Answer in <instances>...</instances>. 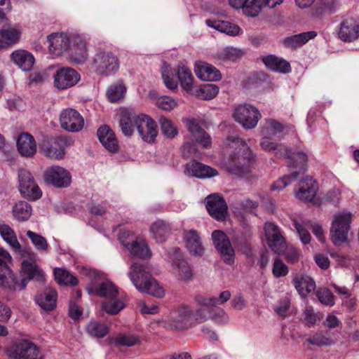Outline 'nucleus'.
<instances>
[{
    "mask_svg": "<svg viewBox=\"0 0 359 359\" xmlns=\"http://www.w3.org/2000/svg\"><path fill=\"white\" fill-rule=\"evenodd\" d=\"M161 130L163 135L168 138H174L178 133V130L174 123L165 116H161L158 119Z\"/></svg>",
    "mask_w": 359,
    "mask_h": 359,
    "instance_id": "3c124183",
    "label": "nucleus"
},
{
    "mask_svg": "<svg viewBox=\"0 0 359 359\" xmlns=\"http://www.w3.org/2000/svg\"><path fill=\"white\" fill-rule=\"evenodd\" d=\"M339 38L347 42H351L359 37V19L348 17L344 18L340 23L338 30Z\"/></svg>",
    "mask_w": 359,
    "mask_h": 359,
    "instance_id": "a211bd4d",
    "label": "nucleus"
},
{
    "mask_svg": "<svg viewBox=\"0 0 359 359\" xmlns=\"http://www.w3.org/2000/svg\"><path fill=\"white\" fill-rule=\"evenodd\" d=\"M69 140L60 136L44 140L40 146L41 153L53 160L62 159L65 156V149L69 146Z\"/></svg>",
    "mask_w": 359,
    "mask_h": 359,
    "instance_id": "0eeeda50",
    "label": "nucleus"
},
{
    "mask_svg": "<svg viewBox=\"0 0 359 359\" xmlns=\"http://www.w3.org/2000/svg\"><path fill=\"white\" fill-rule=\"evenodd\" d=\"M211 312L208 309L199 307L193 310L194 324L203 323L210 318Z\"/></svg>",
    "mask_w": 359,
    "mask_h": 359,
    "instance_id": "0e129e2a",
    "label": "nucleus"
},
{
    "mask_svg": "<svg viewBox=\"0 0 359 359\" xmlns=\"http://www.w3.org/2000/svg\"><path fill=\"white\" fill-rule=\"evenodd\" d=\"M125 307V304L118 297L109 298L102 303V309L109 314L115 315Z\"/></svg>",
    "mask_w": 359,
    "mask_h": 359,
    "instance_id": "6e6d98bb",
    "label": "nucleus"
},
{
    "mask_svg": "<svg viewBox=\"0 0 359 359\" xmlns=\"http://www.w3.org/2000/svg\"><path fill=\"white\" fill-rule=\"evenodd\" d=\"M143 287L144 288L140 290V292L147 293L158 298L163 297L165 294L164 289L152 276L149 278V280H147L146 283L144 284Z\"/></svg>",
    "mask_w": 359,
    "mask_h": 359,
    "instance_id": "8fccbe9b",
    "label": "nucleus"
},
{
    "mask_svg": "<svg viewBox=\"0 0 359 359\" xmlns=\"http://www.w3.org/2000/svg\"><path fill=\"white\" fill-rule=\"evenodd\" d=\"M119 60L116 56L109 52L97 53L93 60V67L100 74L110 76L118 72Z\"/></svg>",
    "mask_w": 359,
    "mask_h": 359,
    "instance_id": "39448f33",
    "label": "nucleus"
},
{
    "mask_svg": "<svg viewBox=\"0 0 359 359\" xmlns=\"http://www.w3.org/2000/svg\"><path fill=\"white\" fill-rule=\"evenodd\" d=\"M61 128L69 133L80 132L84 127V118L76 109L66 108L61 111L59 116Z\"/></svg>",
    "mask_w": 359,
    "mask_h": 359,
    "instance_id": "9d476101",
    "label": "nucleus"
},
{
    "mask_svg": "<svg viewBox=\"0 0 359 359\" xmlns=\"http://www.w3.org/2000/svg\"><path fill=\"white\" fill-rule=\"evenodd\" d=\"M20 30L17 27H8L0 30V48L15 43L20 36Z\"/></svg>",
    "mask_w": 359,
    "mask_h": 359,
    "instance_id": "58836bf2",
    "label": "nucleus"
},
{
    "mask_svg": "<svg viewBox=\"0 0 359 359\" xmlns=\"http://www.w3.org/2000/svg\"><path fill=\"white\" fill-rule=\"evenodd\" d=\"M128 276L138 291L144 288V284L151 277L149 267L138 262H133L130 265Z\"/></svg>",
    "mask_w": 359,
    "mask_h": 359,
    "instance_id": "6ab92c4d",
    "label": "nucleus"
},
{
    "mask_svg": "<svg viewBox=\"0 0 359 359\" xmlns=\"http://www.w3.org/2000/svg\"><path fill=\"white\" fill-rule=\"evenodd\" d=\"M188 130L194 137L196 141L205 148L211 146L212 140L210 136L201 128L199 122L195 118H189L186 121Z\"/></svg>",
    "mask_w": 359,
    "mask_h": 359,
    "instance_id": "393cba45",
    "label": "nucleus"
},
{
    "mask_svg": "<svg viewBox=\"0 0 359 359\" xmlns=\"http://www.w3.org/2000/svg\"><path fill=\"white\" fill-rule=\"evenodd\" d=\"M264 231L270 248L276 254H282L285 251V240L278 226L273 223L266 222Z\"/></svg>",
    "mask_w": 359,
    "mask_h": 359,
    "instance_id": "ddd939ff",
    "label": "nucleus"
},
{
    "mask_svg": "<svg viewBox=\"0 0 359 359\" xmlns=\"http://www.w3.org/2000/svg\"><path fill=\"white\" fill-rule=\"evenodd\" d=\"M12 61L24 71L31 69L34 64V56L27 50H19L11 55Z\"/></svg>",
    "mask_w": 359,
    "mask_h": 359,
    "instance_id": "c9c22d12",
    "label": "nucleus"
},
{
    "mask_svg": "<svg viewBox=\"0 0 359 359\" xmlns=\"http://www.w3.org/2000/svg\"><path fill=\"white\" fill-rule=\"evenodd\" d=\"M212 239L215 248L222 260L227 264H233L235 259V251L226 235L220 230H215L212 233Z\"/></svg>",
    "mask_w": 359,
    "mask_h": 359,
    "instance_id": "1a4fd4ad",
    "label": "nucleus"
},
{
    "mask_svg": "<svg viewBox=\"0 0 359 359\" xmlns=\"http://www.w3.org/2000/svg\"><path fill=\"white\" fill-rule=\"evenodd\" d=\"M233 116L244 128L252 129L257 126L261 114L255 107L244 104L235 108Z\"/></svg>",
    "mask_w": 359,
    "mask_h": 359,
    "instance_id": "423d86ee",
    "label": "nucleus"
},
{
    "mask_svg": "<svg viewBox=\"0 0 359 359\" xmlns=\"http://www.w3.org/2000/svg\"><path fill=\"white\" fill-rule=\"evenodd\" d=\"M87 332L93 337L102 338L107 335L109 329L104 323L98 321H91L87 325Z\"/></svg>",
    "mask_w": 359,
    "mask_h": 359,
    "instance_id": "13d9d810",
    "label": "nucleus"
},
{
    "mask_svg": "<svg viewBox=\"0 0 359 359\" xmlns=\"http://www.w3.org/2000/svg\"><path fill=\"white\" fill-rule=\"evenodd\" d=\"M292 283L299 294L304 297L316 288L314 280L306 275H296L292 280Z\"/></svg>",
    "mask_w": 359,
    "mask_h": 359,
    "instance_id": "f704fd0d",
    "label": "nucleus"
},
{
    "mask_svg": "<svg viewBox=\"0 0 359 359\" xmlns=\"http://www.w3.org/2000/svg\"><path fill=\"white\" fill-rule=\"evenodd\" d=\"M87 290L89 294H95L99 297L107 299L116 297L118 295V289L110 281L100 283L97 286H95L93 283L88 286Z\"/></svg>",
    "mask_w": 359,
    "mask_h": 359,
    "instance_id": "7c9ffc66",
    "label": "nucleus"
},
{
    "mask_svg": "<svg viewBox=\"0 0 359 359\" xmlns=\"http://www.w3.org/2000/svg\"><path fill=\"white\" fill-rule=\"evenodd\" d=\"M126 92V87L123 81H118L108 88L107 95L111 102H117L123 99Z\"/></svg>",
    "mask_w": 359,
    "mask_h": 359,
    "instance_id": "a18cd8bd",
    "label": "nucleus"
},
{
    "mask_svg": "<svg viewBox=\"0 0 359 359\" xmlns=\"http://www.w3.org/2000/svg\"><path fill=\"white\" fill-rule=\"evenodd\" d=\"M125 233L126 232H123L120 235V241L122 244L128 249L132 255L140 258H147L150 257V250L144 241L142 239H137L133 241L131 243H125L123 240Z\"/></svg>",
    "mask_w": 359,
    "mask_h": 359,
    "instance_id": "473e14b6",
    "label": "nucleus"
},
{
    "mask_svg": "<svg viewBox=\"0 0 359 359\" xmlns=\"http://www.w3.org/2000/svg\"><path fill=\"white\" fill-rule=\"evenodd\" d=\"M18 181L19 190L24 197L36 200L41 196V191L29 171L20 169Z\"/></svg>",
    "mask_w": 359,
    "mask_h": 359,
    "instance_id": "9b49d317",
    "label": "nucleus"
},
{
    "mask_svg": "<svg viewBox=\"0 0 359 359\" xmlns=\"http://www.w3.org/2000/svg\"><path fill=\"white\" fill-rule=\"evenodd\" d=\"M316 295L319 302L327 306H332L335 304L334 296L327 287H319Z\"/></svg>",
    "mask_w": 359,
    "mask_h": 359,
    "instance_id": "bf43d9fd",
    "label": "nucleus"
},
{
    "mask_svg": "<svg viewBox=\"0 0 359 359\" xmlns=\"http://www.w3.org/2000/svg\"><path fill=\"white\" fill-rule=\"evenodd\" d=\"M170 259L173 266V273L179 279L187 280L193 277V270L183 259L180 249L175 248L172 250Z\"/></svg>",
    "mask_w": 359,
    "mask_h": 359,
    "instance_id": "2eb2a0df",
    "label": "nucleus"
},
{
    "mask_svg": "<svg viewBox=\"0 0 359 359\" xmlns=\"http://www.w3.org/2000/svg\"><path fill=\"white\" fill-rule=\"evenodd\" d=\"M317 36L316 31L302 32L298 34L287 36L283 39V45L286 48L296 49L306 43L309 40Z\"/></svg>",
    "mask_w": 359,
    "mask_h": 359,
    "instance_id": "c756f323",
    "label": "nucleus"
},
{
    "mask_svg": "<svg viewBox=\"0 0 359 359\" xmlns=\"http://www.w3.org/2000/svg\"><path fill=\"white\" fill-rule=\"evenodd\" d=\"M288 267L278 258L273 262L272 273L276 278L285 276L288 273Z\"/></svg>",
    "mask_w": 359,
    "mask_h": 359,
    "instance_id": "338daca9",
    "label": "nucleus"
},
{
    "mask_svg": "<svg viewBox=\"0 0 359 359\" xmlns=\"http://www.w3.org/2000/svg\"><path fill=\"white\" fill-rule=\"evenodd\" d=\"M156 93H151V97L154 100L156 105L164 111H171L177 107L178 103L175 99L172 97L162 95L156 96Z\"/></svg>",
    "mask_w": 359,
    "mask_h": 359,
    "instance_id": "09e8293b",
    "label": "nucleus"
},
{
    "mask_svg": "<svg viewBox=\"0 0 359 359\" xmlns=\"http://www.w3.org/2000/svg\"><path fill=\"white\" fill-rule=\"evenodd\" d=\"M49 52L56 56L62 55L69 50L70 39L67 34L63 32L52 33L47 36Z\"/></svg>",
    "mask_w": 359,
    "mask_h": 359,
    "instance_id": "aec40b11",
    "label": "nucleus"
},
{
    "mask_svg": "<svg viewBox=\"0 0 359 359\" xmlns=\"http://www.w3.org/2000/svg\"><path fill=\"white\" fill-rule=\"evenodd\" d=\"M26 235L37 250H47L48 244L44 237L29 230L27 231Z\"/></svg>",
    "mask_w": 359,
    "mask_h": 359,
    "instance_id": "052dcab7",
    "label": "nucleus"
},
{
    "mask_svg": "<svg viewBox=\"0 0 359 359\" xmlns=\"http://www.w3.org/2000/svg\"><path fill=\"white\" fill-rule=\"evenodd\" d=\"M285 157H288L290 159V167L297 169L293 172H297L298 175L299 173L304 170V165L307 162L308 158L304 152H297L291 154L288 150V154L285 155Z\"/></svg>",
    "mask_w": 359,
    "mask_h": 359,
    "instance_id": "49530a36",
    "label": "nucleus"
},
{
    "mask_svg": "<svg viewBox=\"0 0 359 359\" xmlns=\"http://www.w3.org/2000/svg\"><path fill=\"white\" fill-rule=\"evenodd\" d=\"M136 116L135 115H124L119 120V126L124 135L130 137L136 128Z\"/></svg>",
    "mask_w": 359,
    "mask_h": 359,
    "instance_id": "864d4df0",
    "label": "nucleus"
},
{
    "mask_svg": "<svg viewBox=\"0 0 359 359\" xmlns=\"http://www.w3.org/2000/svg\"><path fill=\"white\" fill-rule=\"evenodd\" d=\"M115 344L118 346H133L140 343V339L134 334H120L114 339Z\"/></svg>",
    "mask_w": 359,
    "mask_h": 359,
    "instance_id": "680f3d73",
    "label": "nucleus"
},
{
    "mask_svg": "<svg viewBox=\"0 0 359 359\" xmlns=\"http://www.w3.org/2000/svg\"><path fill=\"white\" fill-rule=\"evenodd\" d=\"M353 218V215L347 210L339 211L333 215L330 233L334 245H340L347 241Z\"/></svg>",
    "mask_w": 359,
    "mask_h": 359,
    "instance_id": "7ed1b4c3",
    "label": "nucleus"
},
{
    "mask_svg": "<svg viewBox=\"0 0 359 359\" xmlns=\"http://www.w3.org/2000/svg\"><path fill=\"white\" fill-rule=\"evenodd\" d=\"M185 173L197 178H209L218 175L217 170L195 161L186 165Z\"/></svg>",
    "mask_w": 359,
    "mask_h": 359,
    "instance_id": "b1692460",
    "label": "nucleus"
},
{
    "mask_svg": "<svg viewBox=\"0 0 359 359\" xmlns=\"http://www.w3.org/2000/svg\"><path fill=\"white\" fill-rule=\"evenodd\" d=\"M183 238L186 248L191 255L196 257H201L203 255L204 248L197 231L194 229L185 230Z\"/></svg>",
    "mask_w": 359,
    "mask_h": 359,
    "instance_id": "4be33fe9",
    "label": "nucleus"
},
{
    "mask_svg": "<svg viewBox=\"0 0 359 359\" xmlns=\"http://www.w3.org/2000/svg\"><path fill=\"white\" fill-rule=\"evenodd\" d=\"M178 80L183 90L191 91L194 88V77L189 68L185 66L177 67Z\"/></svg>",
    "mask_w": 359,
    "mask_h": 359,
    "instance_id": "79ce46f5",
    "label": "nucleus"
},
{
    "mask_svg": "<svg viewBox=\"0 0 359 359\" xmlns=\"http://www.w3.org/2000/svg\"><path fill=\"white\" fill-rule=\"evenodd\" d=\"M271 137H263V139L260 142L261 147L265 151H273L275 156L278 157H285V155L288 154L287 148L283 144H277L271 141Z\"/></svg>",
    "mask_w": 359,
    "mask_h": 359,
    "instance_id": "37998d69",
    "label": "nucleus"
},
{
    "mask_svg": "<svg viewBox=\"0 0 359 359\" xmlns=\"http://www.w3.org/2000/svg\"><path fill=\"white\" fill-rule=\"evenodd\" d=\"M229 158L224 164L226 170L238 177H244L250 172V164L255 159L250 148L239 137H229L226 142Z\"/></svg>",
    "mask_w": 359,
    "mask_h": 359,
    "instance_id": "f03ea898",
    "label": "nucleus"
},
{
    "mask_svg": "<svg viewBox=\"0 0 359 359\" xmlns=\"http://www.w3.org/2000/svg\"><path fill=\"white\" fill-rule=\"evenodd\" d=\"M0 234L5 242H6L15 252L20 250L19 243L14 231L8 224L0 223Z\"/></svg>",
    "mask_w": 359,
    "mask_h": 359,
    "instance_id": "ea45409f",
    "label": "nucleus"
},
{
    "mask_svg": "<svg viewBox=\"0 0 359 359\" xmlns=\"http://www.w3.org/2000/svg\"><path fill=\"white\" fill-rule=\"evenodd\" d=\"M45 180L55 187H67L71 184V175L60 166H52L45 172Z\"/></svg>",
    "mask_w": 359,
    "mask_h": 359,
    "instance_id": "f3484780",
    "label": "nucleus"
},
{
    "mask_svg": "<svg viewBox=\"0 0 359 359\" xmlns=\"http://www.w3.org/2000/svg\"><path fill=\"white\" fill-rule=\"evenodd\" d=\"M316 1V4L311 9V15L318 19H322L325 15L333 13L338 4V0Z\"/></svg>",
    "mask_w": 359,
    "mask_h": 359,
    "instance_id": "2f4dec72",
    "label": "nucleus"
},
{
    "mask_svg": "<svg viewBox=\"0 0 359 359\" xmlns=\"http://www.w3.org/2000/svg\"><path fill=\"white\" fill-rule=\"evenodd\" d=\"M205 24L209 27L230 36H236L242 33L241 28L237 24L231 21L208 19L205 20Z\"/></svg>",
    "mask_w": 359,
    "mask_h": 359,
    "instance_id": "cd10ccee",
    "label": "nucleus"
},
{
    "mask_svg": "<svg viewBox=\"0 0 359 359\" xmlns=\"http://www.w3.org/2000/svg\"><path fill=\"white\" fill-rule=\"evenodd\" d=\"M69 60L74 64H83L88 57L86 42L79 37L74 39L73 45L69 46Z\"/></svg>",
    "mask_w": 359,
    "mask_h": 359,
    "instance_id": "bb28decb",
    "label": "nucleus"
},
{
    "mask_svg": "<svg viewBox=\"0 0 359 359\" xmlns=\"http://www.w3.org/2000/svg\"><path fill=\"white\" fill-rule=\"evenodd\" d=\"M219 88L215 84H205L201 88V96L205 100H210L217 96Z\"/></svg>",
    "mask_w": 359,
    "mask_h": 359,
    "instance_id": "69168bd1",
    "label": "nucleus"
},
{
    "mask_svg": "<svg viewBox=\"0 0 359 359\" xmlns=\"http://www.w3.org/2000/svg\"><path fill=\"white\" fill-rule=\"evenodd\" d=\"M55 280L60 285H76L78 283L76 277L63 269H55L54 270Z\"/></svg>",
    "mask_w": 359,
    "mask_h": 359,
    "instance_id": "603ef678",
    "label": "nucleus"
},
{
    "mask_svg": "<svg viewBox=\"0 0 359 359\" xmlns=\"http://www.w3.org/2000/svg\"><path fill=\"white\" fill-rule=\"evenodd\" d=\"M162 79L165 86L170 90H175L178 86V82L175 79L177 68L172 69L168 66L163 67L161 71Z\"/></svg>",
    "mask_w": 359,
    "mask_h": 359,
    "instance_id": "5fc2aeb1",
    "label": "nucleus"
},
{
    "mask_svg": "<svg viewBox=\"0 0 359 359\" xmlns=\"http://www.w3.org/2000/svg\"><path fill=\"white\" fill-rule=\"evenodd\" d=\"M136 128L142 140L148 143L154 142L158 135L156 122L145 114L137 115Z\"/></svg>",
    "mask_w": 359,
    "mask_h": 359,
    "instance_id": "f8f14e48",
    "label": "nucleus"
},
{
    "mask_svg": "<svg viewBox=\"0 0 359 359\" xmlns=\"http://www.w3.org/2000/svg\"><path fill=\"white\" fill-rule=\"evenodd\" d=\"M12 257L10 254L2 248H0V287L8 292H15L25 289L27 283L31 280L43 283L45 277L41 269L34 263L27 260L22 262V271L27 275L19 279L8 266Z\"/></svg>",
    "mask_w": 359,
    "mask_h": 359,
    "instance_id": "f257e3e1",
    "label": "nucleus"
},
{
    "mask_svg": "<svg viewBox=\"0 0 359 359\" xmlns=\"http://www.w3.org/2000/svg\"><path fill=\"white\" fill-rule=\"evenodd\" d=\"M206 208L209 214L218 221H223L227 215V205L218 194L210 195L205 198Z\"/></svg>",
    "mask_w": 359,
    "mask_h": 359,
    "instance_id": "dca6fc26",
    "label": "nucleus"
},
{
    "mask_svg": "<svg viewBox=\"0 0 359 359\" xmlns=\"http://www.w3.org/2000/svg\"><path fill=\"white\" fill-rule=\"evenodd\" d=\"M194 71L198 78L203 81H216L222 78L220 72L215 67L205 62H196Z\"/></svg>",
    "mask_w": 359,
    "mask_h": 359,
    "instance_id": "5701e85b",
    "label": "nucleus"
},
{
    "mask_svg": "<svg viewBox=\"0 0 359 359\" xmlns=\"http://www.w3.org/2000/svg\"><path fill=\"white\" fill-rule=\"evenodd\" d=\"M80 80L79 74L71 67H61L54 75V86L59 90H65L75 86Z\"/></svg>",
    "mask_w": 359,
    "mask_h": 359,
    "instance_id": "4468645a",
    "label": "nucleus"
},
{
    "mask_svg": "<svg viewBox=\"0 0 359 359\" xmlns=\"http://www.w3.org/2000/svg\"><path fill=\"white\" fill-rule=\"evenodd\" d=\"M32 207L25 201H19L13 207V212L15 218L24 222L27 220L32 215Z\"/></svg>",
    "mask_w": 359,
    "mask_h": 359,
    "instance_id": "de8ad7c7",
    "label": "nucleus"
},
{
    "mask_svg": "<svg viewBox=\"0 0 359 359\" xmlns=\"http://www.w3.org/2000/svg\"><path fill=\"white\" fill-rule=\"evenodd\" d=\"M318 191L316 182L309 177L302 179L295 191V196L303 201L310 202L315 198Z\"/></svg>",
    "mask_w": 359,
    "mask_h": 359,
    "instance_id": "412c9836",
    "label": "nucleus"
},
{
    "mask_svg": "<svg viewBox=\"0 0 359 359\" xmlns=\"http://www.w3.org/2000/svg\"><path fill=\"white\" fill-rule=\"evenodd\" d=\"M6 354L12 359H41L39 348L27 339H22L6 348Z\"/></svg>",
    "mask_w": 359,
    "mask_h": 359,
    "instance_id": "20e7f679",
    "label": "nucleus"
},
{
    "mask_svg": "<svg viewBox=\"0 0 359 359\" xmlns=\"http://www.w3.org/2000/svg\"><path fill=\"white\" fill-rule=\"evenodd\" d=\"M154 238L158 243L164 242L171 233L170 225L163 220H158L150 227Z\"/></svg>",
    "mask_w": 359,
    "mask_h": 359,
    "instance_id": "4c0bfd02",
    "label": "nucleus"
},
{
    "mask_svg": "<svg viewBox=\"0 0 359 359\" xmlns=\"http://www.w3.org/2000/svg\"><path fill=\"white\" fill-rule=\"evenodd\" d=\"M57 292L52 288H48L36 297L37 304L45 311H52L56 306Z\"/></svg>",
    "mask_w": 359,
    "mask_h": 359,
    "instance_id": "e433bc0d",
    "label": "nucleus"
},
{
    "mask_svg": "<svg viewBox=\"0 0 359 359\" xmlns=\"http://www.w3.org/2000/svg\"><path fill=\"white\" fill-rule=\"evenodd\" d=\"M285 129V125L273 118L265 121L262 128V135L264 137H273L276 134L281 133Z\"/></svg>",
    "mask_w": 359,
    "mask_h": 359,
    "instance_id": "a19ab883",
    "label": "nucleus"
},
{
    "mask_svg": "<svg viewBox=\"0 0 359 359\" xmlns=\"http://www.w3.org/2000/svg\"><path fill=\"white\" fill-rule=\"evenodd\" d=\"M168 325L176 330H186L194 327L193 309L187 305L179 306L170 316Z\"/></svg>",
    "mask_w": 359,
    "mask_h": 359,
    "instance_id": "6e6552de",
    "label": "nucleus"
},
{
    "mask_svg": "<svg viewBox=\"0 0 359 359\" xmlns=\"http://www.w3.org/2000/svg\"><path fill=\"white\" fill-rule=\"evenodd\" d=\"M262 60L266 67L272 71L283 74L289 73L291 71L290 63L275 55L264 56Z\"/></svg>",
    "mask_w": 359,
    "mask_h": 359,
    "instance_id": "72a5a7b5",
    "label": "nucleus"
},
{
    "mask_svg": "<svg viewBox=\"0 0 359 359\" xmlns=\"http://www.w3.org/2000/svg\"><path fill=\"white\" fill-rule=\"evenodd\" d=\"M17 148L21 156L32 157L36 152V142L32 135L23 133L17 140Z\"/></svg>",
    "mask_w": 359,
    "mask_h": 359,
    "instance_id": "c85d7f7f",
    "label": "nucleus"
},
{
    "mask_svg": "<svg viewBox=\"0 0 359 359\" xmlns=\"http://www.w3.org/2000/svg\"><path fill=\"white\" fill-rule=\"evenodd\" d=\"M264 7H266V0H248L247 6L244 8V15L255 18L260 13Z\"/></svg>",
    "mask_w": 359,
    "mask_h": 359,
    "instance_id": "4d7b16f0",
    "label": "nucleus"
},
{
    "mask_svg": "<svg viewBox=\"0 0 359 359\" xmlns=\"http://www.w3.org/2000/svg\"><path fill=\"white\" fill-rule=\"evenodd\" d=\"M304 320L309 327H311L317 324L320 321V318L314 312L311 306H308L305 309L304 312Z\"/></svg>",
    "mask_w": 359,
    "mask_h": 359,
    "instance_id": "774afa93",
    "label": "nucleus"
},
{
    "mask_svg": "<svg viewBox=\"0 0 359 359\" xmlns=\"http://www.w3.org/2000/svg\"><path fill=\"white\" fill-rule=\"evenodd\" d=\"M244 54V52L238 48L233 46H227L220 50L217 53V58L222 62L226 61H236L241 58Z\"/></svg>",
    "mask_w": 359,
    "mask_h": 359,
    "instance_id": "c03bdc74",
    "label": "nucleus"
},
{
    "mask_svg": "<svg viewBox=\"0 0 359 359\" xmlns=\"http://www.w3.org/2000/svg\"><path fill=\"white\" fill-rule=\"evenodd\" d=\"M297 177V172H292L291 174L285 175L276 181L272 185V189L274 190H281L284 189L287 184L294 181Z\"/></svg>",
    "mask_w": 359,
    "mask_h": 359,
    "instance_id": "e2e57ef3",
    "label": "nucleus"
},
{
    "mask_svg": "<svg viewBox=\"0 0 359 359\" xmlns=\"http://www.w3.org/2000/svg\"><path fill=\"white\" fill-rule=\"evenodd\" d=\"M98 139L103 147L110 152H116L119 146L113 130L107 125L100 126L97 132Z\"/></svg>",
    "mask_w": 359,
    "mask_h": 359,
    "instance_id": "a878e982",
    "label": "nucleus"
}]
</instances>
